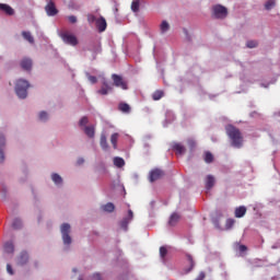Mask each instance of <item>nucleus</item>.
Wrapping results in <instances>:
<instances>
[{
  "label": "nucleus",
  "instance_id": "37",
  "mask_svg": "<svg viewBox=\"0 0 280 280\" xmlns=\"http://www.w3.org/2000/svg\"><path fill=\"white\" fill-rule=\"evenodd\" d=\"M167 255V248L165 246H161L160 247V257H162V259H164Z\"/></svg>",
  "mask_w": 280,
  "mask_h": 280
},
{
  "label": "nucleus",
  "instance_id": "25",
  "mask_svg": "<svg viewBox=\"0 0 280 280\" xmlns=\"http://www.w3.org/2000/svg\"><path fill=\"white\" fill-rule=\"evenodd\" d=\"M173 150L177 151V153H178L179 155H182L183 153L186 152V148L183 147L180 143H175V144L173 145Z\"/></svg>",
  "mask_w": 280,
  "mask_h": 280
},
{
  "label": "nucleus",
  "instance_id": "3",
  "mask_svg": "<svg viewBox=\"0 0 280 280\" xmlns=\"http://www.w3.org/2000/svg\"><path fill=\"white\" fill-rule=\"evenodd\" d=\"M60 232H61L62 242L65 243V245H71V242H72L70 236L71 225L69 223H63L60 226Z\"/></svg>",
  "mask_w": 280,
  "mask_h": 280
},
{
  "label": "nucleus",
  "instance_id": "49",
  "mask_svg": "<svg viewBox=\"0 0 280 280\" xmlns=\"http://www.w3.org/2000/svg\"><path fill=\"white\" fill-rule=\"evenodd\" d=\"M205 279V273L203 272H200L198 278L195 279V280H203Z\"/></svg>",
  "mask_w": 280,
  "mask_h": 280
},
{
  "label": "nucleus",
  "instance_id": "11",
  "mask_svg": "<svg viewBox=\"0 0 280 280\" xmlns=\"http://www.w3.org/2000/svg\"><path fill=\"white\" fill-rule=\"evenodd\" d=\"M247 213V208L246 206H240L237 208H235V218H244V215H246Z\"/></svg>",
  "mask_w": 280,
  "mask_h": 280
},
{
  "label": "nucleus",
  "instance_id": "24",
  "mask_svg": "<svg viewBox=\"0 0 280 280\" xmlns=\"http://www.w3.org/2000/svg\"><path fill=\"white\" fill-rule=\"evenodd\" d=\"M118 110H120L121 113H130V105L127 103H120L118 105Z\"/></svg>",
  "mask_w": 280,
  "mask_h": 280
},
{
  "label": "nucleus",
  "instance_id": "38",
  "mask_svg": "<svg viewBox=\"0 0 280 280\" xmlns=\"http://www.w3.org/2000/svg\"><path fill=\"white\" fill-rule=\"evenodd\" d=\"M39 120H40V121H46V120H48V113H47V112H40V114H39Z\"/></svg>",
  "mask_w": 280,
  "mask_h": 280
},
{
  "label": "nucleus",
  "instance_id": "47",
  "mask_svg": "<svg viewBox=\"0 0 280 280\" xmlns=\"http://www.w3.org/2000/svg\"><path fill=\"white\" fill-rule=\"evenodd\" d=\"M132 218H133V213H132V210H128V220H132Z\"/></svg>",
  "mask_w": 280,
  "mask_h": 280
},
{
  "label": "nucleus",
  "instance_id": "23",
  "mask_svg": "<svg viewBox=\"0 0 280 280\" xmlns=\"http://www.w3.org/2000/svg\"><path fill=\"white\" fill-rule=\"evenodd\" d=\"M4 253H7V254H12V253H14V245H13L12 242H7V243L4 244Z\"/></svg>",
  "mask_w": 280,
  "mask_h": 280
},
{
  "label": "nucleus",
  "instance_id": "43",
  "mask_svg": "<svg viewBox=\"0 0 280 280\" xmlns=\"http://www.w3.org/2000/svg\"><path fill=\"white\" fill-rule=\"evenodd\" d=\"M88 80H89L92 84H96V82H97L96 77H93V75L88 77Z\"/></svg>",
  "mask_w": 280,
  "mask_h": 280
},
{
  "label": "nucleus",
  "instance_id": "7",
  "mask_svg": "<svg viewBox=\"0 0 280 280\" xmlns=\"http://www.w3.org/2000/svg\"><path fill=\"white\" fill-rule=\"evenodd\" d=\"M45 11L47 13V16H56L59 13V10L56 9L54 1H48L47 5L45 7Z\"/></svg>",
  "mask_w": 280,
  "mask_h": 280
},
{
  "label": "nucleus",
  "instance_id": "18",
  "mask_svg": "<svg viewBox=\"0 0 280 280\" xmlns=\"http://www.w3.org/2000/svg\"><path fill=\"white\" fill-rule=\"evenodd\" d=\"M213 160H214L213 154L210 151H206L203 153V161L206 164H211Z\"/></svg>",
  "mask_w": 280,
  "mask_h": 280
},
{
  "label": "nucleus",
  "instance_id": "21",
  "mask_svg": "<svg viewBox=\"0 0 280 280\" xmlns=\"http://www.w3.org/2000/svg\"><path fill=\"white\" fill-rule=\"evenodd\" d=\"M164 96V93L162 90H156L154 91V93L152 94V100L154 102L161 101V98Z\"/></svg>",
  "mask_w": 280,
  "mask_h": 280
},
{
  "label": "nucleus",
  "instance_id": "20",
  "mask_svg": "<svg viewBox=\"0 0 280 280\" xmlns=\"http://www.w3.org/2000/svg\"><path fill=\"white\" fill-rule=\"evenodd\" d=\"M5 145V139L3 136H0V163L4 161V154L2 148Z\"/></svg>",
  "mask_w": 280,
  "mask_h": 280
},
{
  "label": "nucleus",
  "instance_id": "40",
  "mask_svg": "<svg viewBox=\"0 0 280 280\" xmlns=\"http://www.w3.org/2000/svg\"><path fill=\"white\" fill-rule=\"evenodd\" d=\"M96 18H95V15L94 14H88V22L90 23V24H93V23H96Z\"/></svg>",
  "mask_w": 280,
  "mask_h": 280
},
{
  "label": "nucleus",
  "instance_id": "6",
  "mask_svg": "<svg viewBox=\"0 0 280 280\" xmlns=\"http://www.w3.org/2000/svg\"><path fill=\"white\" fill-rule=\"evenodd\" d=\"M61 38L67 45H71L73 47L79 45V39L75 37L74 34L65 33L61 34Z\"/></svg>",
  "mask_w": 280,
  "mask_h": 280
},
{
  "label": "nucleus",
  "instance_id": "32",
  "mask_svg": "<svg viewBox=\"0 0 280 280\" xmlns=\"http://www.w3.org/2000/svg\"><path fill=\"white\" fill-rule=\"evenodd\" d=\"M21 226H22L21 220L19 218H15L14 221L12 222V229L18 230V229H21Z\"/></svg>",
  "mask_w": 280,
  "mask_h": 280
},
{
  "label": "nucleus",
  "instance_id": "19",
  "mask_svg": "<svg viewBox=\"0 0 280 280\" xmlns=\"http://www.w3.org/2000/svg\"><path fill=\"white\" fill-rule=\"evenodd\" d=\"M22 37H24V39L27 40V43H30L31 45H34V37L30 32L23 31Z\"/></svg>",
  "mask_w": 280,
  "mask_h": 280
},
{
  "label": "nucleus",
  "instance_id": "45",
  "mask_svg": "<svg viewBox=\"0 0 280 280\" xmlns=\"http://www.w3.org/2000/svg\"><path fill=\"white\" fill-rule=\"evenodd\" d=\"M80 280H82V279L80 278ZM93 280H102L101 275L100 273H94L93 275Z\"/></svg>",
  "mask_w": 280,
  "mask_h": 280
},
{
  "label": "nucleus",
  "instance_id": "41",
  "mask_svg": "<svg viewBox=\"0 0 280 280\" xmlns=\"http://www.w3.org/2000/svg\"><path fill=\"white\" fill-rule=\"evenodd\" d=\"M234 225V220L233 219H228V221L225 222V229H232V226Z\"/></svg>",
  "mask_w": 280,
  "mask_h": 280
},
{
  "label": "nucleus",
  "instance_id": "16",
  "mask_svg": "<svg viewBox=\"0 0 280 280\" xmlns=\"http://www.w3.org/2000/svg\"><path fill=\"white\" fill-rule=\"evenodd\" d=\"M113 163L117 168H122L126 165V162L122 158H114Z\"/></svg>",
  "mask_w": 280,
  "mask_h": 280
},
{
  "label": "nucleus",
  "instance_id": "26",
  "mask_svg": "<svg viewBox=\"0 0 280 280\" xmlns=\"http://www.w3.org/2000/svg\"><path fill=\"white\" fill-rule=\"evenodd\" d=\"M118 140H119V133H113L110 137V142H112L113 149H117Z\"/></svg>",
  "mask_w": 280,
  "mask_h": 280
},
{
  "label": "nucleus",
  "instance_id": "29",
  "mask_svg": "<svg viewBox=\"0 0 280 280\" xmlns=\"http://www.w3.org/2000/svg\"><path fill=\"white\" fill-rule=\"evenodd\" d=\"M275 5H277V2L275 0H267V2L265 3V10H272Z\"/></svg>",
  "mask_w": 280,
  "mask_h": 280
},
{
  "label": "nucleus",
  "instance_id": "33",
  "mask_svg": "<svg viewBox=\"0 0 280 280\" xmlns=\"http://www.w3.org/2000/svg\"><path fill=\"white\" fill-rule=\"evenodd\" d=\"M129 223H130V219L124 218L122 221H121V223H120L121 229H122L124 231H127Z\"/></svg>",
  "mask_w": 280,
  "mask_h": 280
},
{
  "label": "nucleus",
  "instance_id": "5",
  "mask_svg": "<svg viewBox=\"0 0 280 280\" xmlns=\"http://www.w3.org/2000/svg\"><path fill=\"white\" fill-rule=\"evenodd\" d=\"M113 85L116 88H120L124 91L128 89L127 82L119 74H112Z\"/></svg>",
  "mask_w": 280,
  "mask_h": 280
},
{
  "label": "nucleus",
  "instance_id": "4",
  "mask_svg": "<svg viewBox=\"0 0 280 280\" xmlns=\"http://www.w3.org/2000/svg\"><path fill=\"white\" fill-rule=\"evenodd\" d=\"M212 11H213V16L218 20H223V19H226V16H228L226 7H222V5L218 4L212 8Z\"/></svg>",
  "mask_w": 280,
  "mask_h": 280
},
{
  "label": "nucleus",
  "instance_id": "48",
  "mask_svg": "<svg viewBox=\"0 0 280 280\" xmlns=\"http://www.w3.org/2000/svg\"><path fill=\"white\" fill-rule=\"evenodd\" d=\"M77 164L78 165L84 164V159L83 158H79L78 161H77Z\"/></svg>",
  "mask_w": 280,
  "mask_h": 280
},
{
  "label": "nucleus",
  "instance_id": "42",
  "mask_svg": "<svg viewBox=\"0 0 280 280\" xmlns=\"http://www.w3.org/2000/svg\"><path fill=\"white\" fill-rule=\"evenodd\" d=\"M67 20H68V22H70V24H75L77 23L75 15H68Z\"/></svg>",
  "mask_w": 280,
  "mask_h": 280
},
{
  "label": "nucleus",
  "instance_id": "14",
  "mask_svg": "<svg viewBox=\"0 0 280 280\" xmlns=\"http://www.w3.org/2000/svg\"><path fill=\"white\" fill-rule=\"evenodd\" d=\"M214 185L215 177H213L212 175H208V177H206V189H212Z\"/></svg>",
  "mask_w": 280,
  "mask_h": 280
},
{
  "label": "nucleus",
  "instance_id": "12",
  "mask_svg": "<svg viewBox=\"0 0 280 280\" xmlns=\"http://www.w3.org/2000/svg\"><path fill=\"white\" fill-rule=\"evenodd\" d=\"M21 68L26 70V71H30L31 68H33V61L30 58L22 59Z\"/></svg>",
  "mask_w": 280,
  "mask_h": 280
},
{
  "label": "nucleus",
  "instance_id": "27",
  "mask_svg": "<svg viewBox=\"0 0 280 280\" xmlns=\"http://www.w3.org/2000/svg\"><path fill=\"white\" fill-rule=\"evenodd\" d=\"M103 211L112 213L113 211H115V205L112 202L106 203L105 206H103Z\"/></svg>",
  "mask_w": 280,
  "mask_h": 280
},
{
  "label": "nucleus",
  "instance_id": "28",
  "mask_svg": "<svg viewBox=\"0 0 280 280\" xmlns=\"http://www.w3.org/2000/svg\"><path fill=\"white\" fill-rule=\"evenodd\" d=\"M51 180L55 182L56 185H61L63 183V178H61L59 174H52Z\"/></svg>",
  "mask_w": 280,
  "mask_h": 280
},
{
  "label": "nucleus",
  "instance_id": "8",
  "mask_svg": "<svg viewBox=\"0 0 280 280\" xmlns=\"http://www.w3.org/2000/svg\"><path fill=\"white\" fill-rule=\"evenodd\" d=\"M113 91V85L109 84V82L107 81H103L101 90H97V94L98 95H103L106 96L107 94H109Z\"/></svg>",
  "mask_w": 280,
  "mask_h": 280
},
{
  "label": "nucleus",
  "instance_id": "46",
  "mask_svg": "<svg viewBox=\"0 0 280 280\" xmlns=\"http://www.w3.org/2000/svg\"><path fill=\"white\" fill-rule=\"evenodd\" d=\"M7 272H9L10 275H13V268L10 265H7Z\"/></svg>",
  "mask_w": 280,
  "mask_h": 280
},
{
  "label": "nucleus",
  "instance_id": "50",
  "mask_svg": "<svg viewBox=\"0 0 280 280\" xmlns=\"http://www.w3.org/2000/svg\"><path fill=\"white\" fill-rule=\"evenodd\" d=\"M188 260H189L190 267H194V260L190 255H188Z\"/></svg>",
  "mask_w": 280,
  "mask_h": 280
},
{
  "label": "nucleus",
  "instance_id": "22",
  "mask_svg": "<svg viewBox=\"0 0 280 280\" xmlns=\"http://www.w3.org/2000/svg\"><path fill=\"white\" fill-rule=\"evenodd\" d=\"M101 148L103 149V151L109 149V144H107V138L104 133L101 136Z\"/></svg>",
  "mask_w": 280,
  "mask_h": 280
},
{
  "label": "nucleus",
  "instance_id": "39",
  "mask_svg": "<svg viewBox=\"0 0 280 280\" xmlns=\"http://www.w3.org/2000/svg\"><path fill=\"white\" fill-rule=\"evenodd\" d=\"M86 125H89V117L83 116L80 120V127H85Z\"/></svg>",
  "mask_w": 280,
  "mask_h": 280
},
{
  "label": "nucleus",
  "instance_id": "17",
  "mask_svg": "<svg viewBox=\"0 0 280 280\" xmlns=\"http://www.w3.org/2000/svg\"><path fill=\"white\" fill-rule=\"evenodd\" d=\"M180 221V215L177 213H173L172 217H170L168 225L174 226Z\"/></svg>",
  "mask_w": 280,
  "mask_h": 280
},
{
  "label": "nucleus",
  "instance_id": "1",
  "mask_svg": "<svg viewBox=\"0 0 280 280\" xmlns=\"http://www.w3.org/2000/svg\"><path fill=\"white\" fill-rule=\"evenodd\" d=\"M225 132L228 133V137L231 140V145H233L236 149H241L243 147V136L242 132L233 127L232 125H229L225 127Z\"/></svg>",
  "mask_w": 280,
  "mask_h": 280
},
{
  "label": "nucleus",
  "instance_id": "9",
  "mask_svg": "<svg viewBox=\"0 0 280 280\" xmlns=\"http://www.w3.org/2000/svg\"><path fill=\"white\" fill-rule=\"evenodd\" d=\"M164 175H165V173L162 170L155 168V170L151 171L149 180H151V183H153L155 180L161 179Z\"/></svg>",
  "mask_w": 280,
  "mask_h": 280
},
{
  "label": "nucleus",
  "instance_id": "10",
  "mask_svg": "<svg viewBox=\"0 0 280 280\" xmlns=\"http://www.w3.org/2000/svg\"><path fill=\"white\" fill-rule=\"evenodd\" d=\"M96 28L98 33H104L107 28V23L105 18H98L96 20Z\"/></svg>",
  "mask_w": 280,
  "mask_h": 280
},
{
  "label": "nucleus",
  "instance_id": "36",
  "mask_svg": "<svg viewBox=\"0 0 280 280\" xmlns=\"http://www.w3.org/2000/svg\"><path fill=\"white\" fill-rule=\"evenodd\" d=\"M257 46H258V42H255V40L246 42V47H248L249 49H254Z\"/></svg>",
  "mask_w": 280,
  "mask_h": 280
},
{
  "label": "nucleus",
  "instance_id": "13",
  "mask_svg": "<svg viewBox=\"0 0 280 280\" xmlns=\"http://www.w3.org/2000/svg\"><path fill=\"white\" fill-rule=\"evenodd\" d=\"M0 10L9 16L14 15V10L12 9V7H10L8 4L0 3Z\"/></svg>",
  "mask_w": 280,
  "mask_h": 280
},
{
  "label": "nucleus",
  "instance_id": "34",
  "mask_svg": "<svg viewBox=\"0 0 280 280\" xmlns=\"http://www.w3.org/2000/svg\"><path fill=\"white\" fill-rule=\"evenodd\" d=\"M218 218H222V213H220V212H215L214 213V215H213V223H214V225H215V228H220V225H219V221H218Z\"/></svg>",
  "mask_w": 280,
  "mask_h": 280
},
{
  "label": "nucleus",
  "instance_id": "51",
  "mask_svg": "<svg viewBox=\"0 0 280 280\" xmlns=\"http://www.w3.org/2000/svg\"><path fill=\"white\" fill-rule=\"evenodd\" d=\"M279 115H280V112H279Z\"/></svg>",
  "mask_w": 280,
  "mask_h": 280
},
{
  "label": "nucleus",
  "instance_id": "31",
  "mask_svg": "<svg viewBox=\"0 0 280 280\" xmlns=\"http://www.w3.org/2000/svg\"><path fill=\"white\" fill-rule=\"evenodd\" d=\"M170 28L171 26L166 21H163L162 24H160V32L162 33H166Z\"/></svg>",
  "mask_w": 280,
  "mask_h": 280
},
{
  "label": "nucleus",
  "instance_id": "44",
  "mask_svg": "<svg viewBox=\"0 0 280 280\" xmlns=\"http://www.w3.org/2000/svg\"><path fill=\"white\" fill-rule=\"evenodd\" d=\"M238 250H240V253H246V252H247V246H245V245H240V246H238Z\"/></svg>",
  "mask_w": 280,
  "mask_h": 280
},
{
  "label": "nucleus",
  "instance_id": "2",
  "mask_svg": "<svg viewBox=\"0 0 280 280\" xmlns=\"http://www.w3.org/2000/svg\"><path fill=\"white\" fill-rule=\"evenodd\" d=\"M30 88V83L26 80L20 79L15 84V93L16 96L21 100H25L27 97V90Z\"/></svg>",
  "mask_w": 280,
  "mask_h": 280
},
{
  "label": "nucleus",
  "instance_id": "35",
  "mask_svg": "<svg viewBox=\"0 0 280 280\" xmlns=\"http://www.w3.org/2000/svg\"><path fill=\"white\" fill-rule=\"evenodd\" d=\"M28 260V255L27 253H22L21 257H20V264L21 266H23L25 262H27Z\"/></svg>",
  "mask_w": 280,
  "mask_h": 280
},
{
  "label": "nucleus",
  "instance_id": "30",
  "mask_svg": "<svg viewBox=\"0 0 280 280\" xmlns=\"http://www.w3.org/2000/svg\"><path fill=\"white\" fill-rule=\"evenodd\" d=\"M131 10L133 13L140 11V0H133L131 4Z\"/></svg>",
  "mask_w": 280,
  "mask_h": 280
},
{
  "label": "nucleus",
  "instance_id": "15",
  "mask_svg": "<svg viewBox=\"0 0 280 280\" xmlns=\"http://www.w3.org/2000/svg\"><path fill=\"white\" fill-rule=\"evenodd\" d=\"M83 132H85L86 137H90L92 139L95 137V127L85 126V128H83Z\"/></svg>",
  "mask_w": 280,
  "mask_h": 280
}]
</instances>
